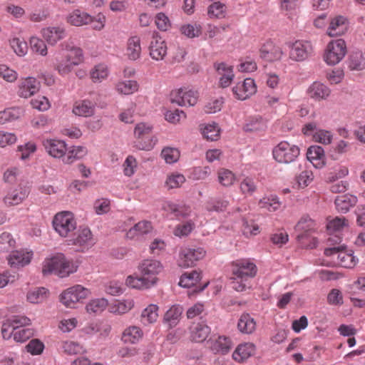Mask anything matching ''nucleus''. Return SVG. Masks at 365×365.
Here are the masks:
<instances>
[{
    "label": "nucleus",
    "instance_id": "obj_10",
    "mask_svg": "<svg viewBox=\"0 0 365 365\" xmlns=\"http://www.w3.org/2000/svg\"><path fill=\"white\" fill-rule=\"evenodd\" d=\"M346 53V42L344 40L339 38L328 43L324 58L327 64L336 65L344 58Z\"/></svg>",
    "mask_w": 365,
    "mask_h": 365
},
{
    "label": "nucleus",
    "instance_id": "obj_34",
    "mask_svg": "<svg viewBox=\"0 0 365 365\" xmlns=\"http://www.w3.org/2000/svg\"><path fill=\"white\" fill-rule=\"evenodd\" d=\"M141 53L140 40L138 36H132L128 41L126 55L128 58L135 61L140 58Z\"/></svg>",
    "mask_w": 365,
    "mask_h": 365
},
{
    "label": "nucleus",
    "instance_id": "obj_25",
    "mask_svg": "<svg viewBox=\"0 0 365 365\" xmlns=\"http://www.w3.org/2000/svg\"><path fill=\"white\" fill-rule=\"evenodd\" d=\"M358 202V199L356 196L345 194L337 196L335 199L334 203L336 208L339 212L346 213L351 207L355 206Z\"/></svg>",
    "mask_w": 365,
    "mask_h": 365
},
{
    "label": "nucleus",
    "instance_id": "obj_4",
    "mask_svg": "<svg viewBox=\"0 0 365 365\" xmlns=\"http://www.w3.org/2000/svg\"><path fill=\"white\" fill-rule=\"evenodd\" d=\"M60 47L67 53L56 56V68L61 75H65L70 73L73 66L83 62V51L80 48L70 46L68 43H61Z\"/></svg>",
    "mask_w": 365,
    "mask_h": 365
},
{
    "label": "nucleus",
    "instance_id": "obj_12",
    "mask_svg": "<svg viewBox=\"0 0 365 365\" xmlns=\"http://www.w3.org/2000/svg\"><path fill=\"white\" fill-rule=\"evenodd\" d=\"M68 242V245L76 247L78 251L84 252L94 245L95 239L88 227H80Z\"/></svg>",
    "mask_w": 365,
    "mask_h": 365
},
{
    "label": "nucleus",
    "instance_id": "obj_42",
    "mask_svg": "<svg viewBox=\"0 0 365 365\" xmlns=\"http://www.w3.org/2000/svg\"><path fill=\"white\" fill-rule=\"evenodd\" d=\"M212 349L222 354L227 353L232 347V341L229 337L219 336L212 342Z\"/></svg>",
    "mask_w": 365,
    "mask_h": 365
},
{
    "label": "nucleus",
    "instance_id": "obj_44",
    "mask_svg": "<svg viewBox=\"0 0 365 365\" xmlns=\"http://www.w3.org/2000/svg\"><path fill=\"white\" fill-rule=\"evenodd\" d=\"M317 229V223L316 222L311 219L309 217H304L301 218V220L298 222L295 227V230L301 232L300 235H299V237H303L304 234H306L307 232H309L310 231H313Z\"/></svg>",
    "mask_w": 365,
    "mask_h": 365
},
{
    "label": "nucleus",
    "instance_id": "obj_36",
    "mask_svg": "<svg viewBox=\"0 0 365 365\" xmlns=\"http://www.w3.org/2000/svg\"><path fill=\"white\" fill-rule=\"evenodd\" d=\"M348 66L351 71H361L365 68V53L357 51L349 56Z\"/></svg>",
    "mask_w": 365,
    "mask_h": 365
},
{
    "label": "nucleus",
    "instance_id": "obj_20",
    "mask_svg": "<svg viewBox=\"0 0 365 365\" xmlns=\"http://www.w3.org/2000/svg\"><path fill=\"white\" fill-rule=\"evenodd\" d=\"M167 44L158 33L153 34L152 41L149 46L150 56L156 61L164 58L167 54Z\"/></svg>",
    "mask_w": 365,
    "mask_h": 365
},
{
    "label": "nucleus",
    "instance_id": "obj_38",
    "mask_svg": "<svg viewBox=\"0 0 365 365\" xmlns=\"http://www.w3.org/2000/svg\"><path fill=\"white\" fill-rule=\"evenodd\" d=\"M91 21V16L80 10L73 11L68 17V21L76 26L88 24Z\"/></svg>",
    "mask_w": 365,
    "mask_h": 365
},
{
    "label": "nucleus",
    "instance_id": "obj_51",
    "mask_svg": "<svg viewBox=\"0 0 365 365\" xmlns=\"http://www.w3.org/2000/svg\"><path fill=\"white\" fill-rule=\"evenodd\" d=\"M94 104L88 100H82L76 101L73 107V114H83L93 113L94 111Z\"/></svg>",
    "mask_w": 365,
    "mask_h": 365
},
{
    "label": "nucleus",
    "instance_id": "obj_22",
    "mask_svg": "<svg viewBox=\"0 0 365 365\" xmlns=\"http://www.w3.org/2000/svg\"><path fill=\"white\" fill-rule=\"evenodd\" d=\"M256 352V346L251 342L239 344L232 353V359L237 363H243Z\"/></svg>",
    "mask_w": 365,
    "mask_h": 365
},
{
    "label": "nucleus",
    "instance_id": "obj_52",
    "mask_svg": "<svg viewBox=\"0 0 365 365\" xmlns=\"http://www.w3.org/2000/svg\"><path fill=\"white\" fill-rule=\"evenodd\" d=\"M240 190L242 195L246 196L252 195L257 190V185L254 179L246 177L242 179L240 184Z\"/></svg>",
    "mask_w": 365,
    "mask_h": 365
},
{
    "label": "nucleus",
    "instance_id": "obj_11",
    "mask_svg": "<svg viewBox=\"0 0 365 365\" xmlns=\"http://www.w3.org/2000/svg\"><path fill=\"white\" fill-rule=\"evenodd\" d=\"M289 58L297 62L307 60L314 53L313 46L309 41L297 40L289 43Z\"/></svg>",
    "mask_w": 365,
    "mask_h": 365
},
{
    "label": "nucleus",
    "instance_id": "obj_47",
    "mask_svg": "<svg viewBox=\"0 0 365 365\" xmlns=\"http://www.w3.org/2000/svg\"><path fill=\"white\" fill-rule=\"evenodd\" d=\"M160 155L166 163L173 164L180 159V152L176 148L165 147L162 150Z\"/></svg>",
    "mask_w": 365,
    "mask_h": 365
},
{
    "label": "nucleus",
    "instance_id": "obj_40",
    "mask_svg": "<svg viewBox=\"0 0 365 365\" xmlns=\"http://www.w3.org/2000/svg\"><path fill=\"white\" fill-rule=\"evenodd\" d=\"M259 206L269 212H274L281 207V202L277 196L274 195H266L259 201Z\"/></svg>",
    "mask_w": 365,
    "mask_h": 365
},
{
    "label": "nucleus",
    "instance_id": "obj_17",
    "mask_svg": "<svg viewBox=\"0 0 365 365\" xmlns=\"http://www.w3.org/2000/svg\"><path fill=\"white\" fill-rule=\"evenodd\" d=\"M232 91L236 98L243 101L257 92V86L254 79L247 78L242 83H238L233 88Z\"/></svg>",
    "mask_w": 365,
    "mask_h": 365
},
{
    "label": "nucleus",
    "instance_id": "obj_16",
    "mask_svg": "<svg viewBox=\"0 0 365 365\" xmlns=\"http://www.w3.org/2000/svg\"><path fill=\"white\" fill-rule=\"evenodd\" d=\"M260 57L266 61L273 62L281 59L283 51L272 41L268 40L259 49Z\"/></svg>",
    "mask_w": 365,
    "mask_h": 365
},
{
    "label": "nucleus",
    "instance_id": "obj_28",
    "mask_svg": "<svg viewBox=\"0 0 365 365\" xmlns=\"http://www.w3.org/2000/svg\"><path fill=\"white\" fill-rule=\"evenodd\" d=\"M42 35L48 43L54 45L65 37L66 32L61 27H48L42 30Z\"/></svg>",
    "mask_w": 365,
    "mask_h": 365
},
{
    "label": "nucleus",
    "instance_id": "obj_8",
    "mask_svg": "<svg viewBox=\"0 0 365 365\" xmlns=\"http://www.w3.org/2000/svg\"><path fill=\"white\" fill-rule=\"evenodd\" d=\"M324 255L331 257L336 265L345 268H353L358 262V259L353 255L351 251L344 250V246L326 248Z\"/></svg>",
    "mask_w": 365,
    "mask_h": 365
},
{
    "label": "nucleus",
    "instance_id": "obj_45",
    "mask_svg": "<svg viewBox=\"0 0 365 365\" xmlns=\"http://www.w3.org/2000/svg\"><path fill=\"white\" fill-rule=\"evenodd\" d=\"M228 200L222 198L210 199L205 204V209L208 212H224L229 206Z\"/></svg>",
    "mask_w": 365,
    "mask_h": 365
},
{
    "label": "nucleus",
    "instance_id": "obj_43",
    "mask_svg": "<svg viewBox=\"0 0 365 365\" xmlns=\"http://www.w3.org/2000/svg\"><path fill=\"white\" fill-rule=\"evenodd\" d=\"M219 183L223 187H230L236 180V175L231 170L226 168H220L217 171Z\"/></svg>",
    "mask_w": 365,
    "mask_h": 365
},
{
    "label": "nucleus",
    "instance_id": "obj_18",
    "mask_svg": "<svg viewBox=\"0 0 365 365\" xmlns=\"http://www.w3.org/2000/svg\"><path fill=\"white\" fill-rule=\"evenodd\" d=\"M42 144L48 154L53 158H60L66 155V143L63 140L46 138L43 140Z\"/></svg>",
    "mask_w": 365,
    "mask_h": 365
},
{
    "label": "nucleus",
    "instance_id": "obj_3",
    "mask_svg": "<svg viewBox=\"0 0 365 365\" xmlns=\"http://www.w3.org/2000/svg\"><path fill=\"white\" fill-rule=\"evenodd\" d=\"M78 266L72 259H67L62 253H57L45 259L43 263V275L54 274L66 277L77 271Z\"/></svg>",
    "mask_w": 365,
    "mask_h": 365
},
{
    "label": "nucleus",
    "instance_id": "obj_46",
    "mask_svg": "<svg viewBox=\"0 0 365 365\" xmlns=\"http://www.w3.org/2000/svg\"><path fill=\"white\" fill-rule=\"evenodd\" d=\"M185 182V178L182 174L177 172L172 173L167 175L165 181V186L167 189H175L181 187V185Z\"/></svg>",
    "mask_w": 365,
    "mask_h": 365
},
{
    "label": "nucleus",
    "instance_id": "obj_57",
    "mask_svg": "<svg viewBox=\"0 0 365 365\" xmlns=\"http://www.w3.org/2000/svg\"><path fill=\"white\" fill-rule=\"evenodd\" d=\"M91 78L93 82H101L102 80L107 78L108 75V68L104 64H98L96 65L91 71Z\"/></svg>",
    "mask_w": 365,
    "mask_h": 365
},
{
    "label": "nucleus",
    "instance_id": "obj_54",
    "mask_svg": "<svg viewBox=\"0 0 365 365\" xmlns=\"http://www.w3.org/2000/svg\"><path fill=\"white\" fill-rule=\"evenodd\" d=\"M180 31L182 33V34L185 35L188 38H192L198 37L201 35L202 27L200 25L197 24H187L181 26Z\"/></svg>",
    "mask_w": 365,
    "mask_h": 365
},
{
    "label": "nucleus",
    "instance_id": "obj_13",
    "mask_svg": "<svg viewBox=\"0 0 365 365\" xmlns=\"http://www.w3.org/2000/svg\"><path fill=\"white\" fill-rule=\"evenodd\" d=\"M205 256V251L202 247H185L180 252L178 264L184 268L192 267Z\"/></svg>",
    "mask_w": 365,
    "mask_h": 365
},
{
    "label": "nucleus",
    "instance_id": "obj_14",
    "mask_svg": "<svg viewBox=\"0 0 365 365\" xmlns=\"http://www.w3.org/2000/svg\"><path fill=\"white\" fill-rule=\"evenodd\" d=\"M29 192L27 187L19 185L16 187L8 190L2 202L6 207L18 206L28 197Z\"/></svg>",
    "mask_w": 365,
    "mask_h": 365
},
{
    "label": "nucleus",
    "instance_id": "obj_26",
    "mask_svg": "<svg viewBox=\"0 0 365 365\" xmlns=\"http://www.w3.org/2000/svg\"><path fill=\"white\" fill-rule=\"evenodd\" d=\"M210 333V329L204 323L193 324L190 328V338L195 342L204 341Z\"/></svg>",
    "mask_w": 365,
    "mask_h": 365
},
{
    "label": "nucleus",
    "instance_id": "obj_35",
    "mask_svg": "<svg viewBox=\"0 0 365 365\" xmlns=\"http://www.w3.org/2000/svg\"><path fill=\"white\" fill-rule=\"evenodd\" d=\"M200 131L203 137L207 140H217L220 134V129L215 123L201 124Z\"/></svg>",
    "mask_w": 365,
    "mask_h": 365
},
{
    "label": "nucleus",
    "instance_id": "obj_63",
    "mask_svg": "<svg viewBox=\"0 0 365 365\" xmlns=\"http://www.w3.org/2000/svg\"><path fill=\"white\" fill-rule=\"evenodd\" d=\"M168 212L175 214L176 217H185L190 214V209L187 207L179 205L173 202H169L165 207Z\"/></svg>",
    "mask_w": 365,
    "mask_h": 365
},
{
    "label": "nucleus",
    "instance_id": "obj_19",
    "mask_svg": "<svg viewBox=\"0 0 365 365\" xmlns=\"http://www.w3.org/2000/svg\"><path fill=\"white\" fill-rule=\"evenodd\" d=\"M349 27V21L346 17L336 16L331 19L327 33L329 36H341L348 31Z\"/></svg>",
    "mask_w": 365,
    "mask_h": 365
},
{
    "label": "nucleus",
    "instance_id": "obj_61",
    "mask_svg": "<svg viewBox=\"0 0 365 365\" xmlns=\"http://www.w3.org/2000/svg\"><path fill=\"white\" fill-rule=\"evenodd\" d=\"M195 223L191 221H186L182 224L178 225L174 230V235L178 237L187 236L194 230Z\"/></svg>",
    "mask_w": 365,
    "mask_h": 365
},
{
    "label": "nucleus",
    "instance_id": "obj_37",
    "mask_svg": "<svg viewBox=\"0 0 365 365\" xmlns=\"http://www.w3.org/2000/svg\"><path fill=\"white\" fill-rule=\"evenodd\" d=\"M158 310L159 307L158 305L154 304H149L141 313L142 322L145 324L156 322L159 317Z\"/></svg>",
    "mask_w": 365,
    "mask_h": 365
},
{
    "label": "nucleus",
    "instance_id": "obj_41",
    "mask_svg": "<svg viewBox=\"0 0 365 365\" xmlns=\"http://www.w3.org/2000/svg\"><path fill=\"white\" fill-rule=\"evenodd\" d=\"M200 279V272L193 270L184 273L180 277L179 284L183 287H192L196 286Z\"/></svg>",
    "mask_w": 365,
    "mask_h": 365
},
{
    "label": "nucleus",
    "instance_id": "obj_6",
    "mask_svg": "<svg viewBox=\"0 0 365 365\" xmlns=\"http://www.w3.org/2000/svg\"><path fill=\"white\" fill-rule=\"evenodd\" d=\"M299 148L288 141L282 140L272 150V156L275 161L281 164L294 162L299 155Z\"/></svg>",
    "mask_w": 365,
    "mask_h": 365
},
{
    "label": "nucleus",
    "instance_id": "obj_55",
    "mask_svg": "<svg viewBox=\"0 0 365 365\" xmlns=\"http://www.w3.org/2000/svg\"><path fill=\"white\" fill-rule=\"evenodd\" d=\"M46 297L47 290L44 287L36 288L27 294L28 301L33 304L42 302Z\"/></svg>",
    "mask_w": 365,
    "mask_h": 365
},
{
    "label": "nucleus",
    "instance_id": "obj_27",
    "mask_svg": "<svg viewBox=\"0 0 365 365\" xmlns=\"http://www.w3.org/2000/svg\"><path fill=\"white\" fill-rule=\"evenodd\" d=\"M143 336L142 329L137 326L127 327L123 332L121 339L125 344H136Z\"/></svg>",
    "mask_w": 365,
    "mask_h": 365
},
{
    "label": "nucleus",
    "instance_id": "obj_48",
    "mask_svg": "<svg viewBox=\"0 0 365 365\" xmlns=\"http://www.w3.org/2000/svg\"><path fill=\"white\" fill-rule=\"evenodd\" d=\"M139 86L136 81H124L118 82L116 85L117 91L125 95H130L138 90Z\"/></svg>",
    "mask_w": 365,
    "mask_h": 365
},
{
    "label": "nucleus",
    "instance_id": "obj_59",
    "mask_svg": "<svg viewBox=\"0 0 365 365\" xmlns=\"http://www.w3.org/2000/svg\"><path fill=\"white\" fill-rule=\"evenodd\" d=\"M226 6L221 2H215L208 7V15L210 18L221 19L225 16Z\"/></svg>",
    "mask_w": 365,
    "mask_h": 365
},
{
    "label": "nucleus",
    "instance_id": "obj_33",
    "mask_svg": "<svg viewBox=\"0 0 365 365\" xmlns=\"http://www.w3.org/2000/svg\"><path fill=\"white\" fill-rule=\"evenodd\" d=\"M88 154V149L85 146H72L71 147L63 162L66 164H71L77 160L83 158Z\"/></svg>",
    "mask_w": 365,
    "mask_h": 365
},
{
    "label": "nucleus",
    "instance_id": "obj_64",
    "mask_svg": "<svg viewBox=\"0 0 365 365\" xmlns=\"http://www.w3.org/2000/svg\"><path fill=\"white\" fill-rule=\"evenodd\" d=\"M134 306V301L132 299L117 301L113 307V312L122 314L130 311Z\"/></svg>",
    "mask_w": 365,
    "mask_h": 365
},
{
    "label": "nucleus",
    "instance_id": "obj_29",
    "mask_svg": "<svg viewBox=\"0 0 365 365\" xmlns=\"http://www.w3.org/2000/svg\"><path fill=\"white\" fill-rule=\"evenodd\" d=\"M153 230L152 224L150 221L142 220L136 223L132 228L127 232V237L133 239L136 237L143 236L150 232Z\"/></svg>",
    "mask_w": 365,
    "mask_h": 365
},
{
    "label": "nucleus",
    "instance_id": "obj_24",
    "mask_svg": "<svg viewBox=\"0 0 365 365\" xmlns=\"http://www.w3.org/2000/svg\"><path fill=\"white\" fill-rule=\"evenodd\" d=\"M215 68L222 76L220 78V86L222 88L229 86L234 77L232 67L227 66L225 63H215Z\"/></svg>",
    "mask_w": 365,
    "mask_h": 365
},
{
    "label": "nucleus",
    "instance_id": "obj_15",
    "mask_svg": "<svg viewBox=\"0 0 365 365\" xmlns=\"http://www.w3.org/2000/svg\"><path fill=\"white\" fill-rule=\"evenodd\" d=\"M40 89V83L34 77H27L19 81L17 94L21 98H28Z\"/></svg>",
    "mask_w": 365,
    "mask_h": 365
},
{
    "label": "nucleus",
    "instance_id": "obj_23",
    "mask_svg": "<svg viewBox=\"0 0 365 365\" xmlns=\"http://www.w3.org/2000/svg\"><path fill=\"white\" fill-rule=\"evenodd\" d=\"M331 91L324 83L314 81L307 89L308 96L317 101L326 99L330 95Z\"/></svg>",
    "mask_w": 365,
    "mask_h": 365
},
{
    "label": "nucleus",
    "instance_id": "obj_31",
    "mask_svg": "<svg viewBox=\"0 0 365 365\" xmlns=\"http://www.w3.org/2000/svg\"><path fill=\"white\" fill-rule=\"evenodd\" d=\"M256 322L248 313H243L237 323L239 331L243 334H252L256 329Z\"/></svg>",
    "mask_w": 365,
    "mask_h": 365
},
{
    "label": "nucleus",
    "instance_id": "obj_56",
    "mask_svg": "<svg viewBox=\"0 0 365 365\" xmlns=\"http://www.w3.org/2000/svg\"><path fill=\"white\" fill-rule=\"evenodd\" d=\"M15 246L16 240L11 233L4 232L0 235V252H8Z\"/></svg>",
    "mask_w": 365,
    "mask_h": 365
},
{
    "label": "nucleus",
    "instance_id": "obj_5",
    "mask_svg": "<svg viewBox=\"0 0 365 365\" xmlns=\"http://www.w3.org/2000/svg\"><path fill=\"white\" fill-rule=\"evenodd\" d=\"M54 230L62 237L71 235L76 229V221L72 212L63 211L55 215L53 221Z\"/></svg>",
    "mask_w": 365,
    "mask_h": 365
},
{
    "label": "nucleus",
    "instance_id": "obj_62",
    "mask_svg": "<svg viewBox=\"0 0 365 365\" xmlns=\"http://www.w3.org/2000/svg\"><path fill=\"white\" fill-rule=\"evenodd\" d=\"M123 173L125 176H133L138 168V163L135 158L133 155H128L123 164Z\"/></svg>",
    "mask_w": 365,
    "mask_h": 365
},
{
    "label": "nucleus",
    "instance_id": "obj_49",
    "mask_svg": "<svg viewBox=\"0 0 365 365\" xmlns=\"http://www.w3.org/2000/svg\"><path fill=\"white\" fill-rule=\"evenodd\" d=\"M313 178V173L311 170H303L296 177V183L293 185V187L296 189L304 188L311 183Z\"/></svg>",
    "mask_w": 365,
    "mask_h": 365
},
{
    "label": "nucleus",
    "instance_id": "obj_39",
    "mask_svg": "<svg viewBox=\"0 0 365 365\" xmlns=\"http://www.w3.org/2000/svg\"><path fill=\"white\" fill-rule=\"evenodd\" d=\"M182 308L180 306H172L165 314L164 320L170 327H175L180 319Z\"/></svg>",
    "mask_w": 365,
    "mask_h": 365
},
{
    "label": "nucleus",
    "instance_id": "obj_1",
    "mask_svg": "<svg viewBox=\"0 0 365 365\" xmlns=\"http://www.w3.org/2000/svg\"><path fill=\"white\" fill-rule=\"evenodd\" d=\"M138 268L141 276L129 275L125 280L128 287L137 289H147L155 285L157 275L163 269L160 262L153 259L143 260Z\"/></svg>",
    "mask_w": 365,
    "mask_h": 365
},
{
    "label": "nucleus",
    "instance_id": "obj_53",
    "mask_svg": "<svg viewBox=\"0 0 365 365\" xmlns=\"http://www.w3.org/2000/svg\"><path fill=\"white\" fill-rule=\"evenodd\" d=\"M155 144V140L151 134L135 138V146L142 150H150Z\"/></svg>",
    "mask_w": 365,
    "mask_h": 365
},
{
    "label": "nucleus",
    "instance_id": "obj_7",
    "mask_svg": "<svg viewBox=\"0 0 365 365\" xmlns=\"http://www.w3.org/2000/svg\"><path fill=\"white\" fill-rule=\"evenodd\" d=\"M170 101L181 107H191L197 104L199 99L197 91L189 87L175 88L170 93Z\"/></svg>",
    "mask_w": 365,
    "mask_h": 365
},
{
    "label": "nucleus",
    "instance_id": "obj_9",
    "mask_svg": "<svg viewBox=\"0 0 365 365\" xmlns=\"http://www.w3.org/2000/svg\"><path fill=\"white\" fill-rule=\"evenodd\" d=\"M91 294L88 289L76 284L64 290L60 295L61 302L68 308H75L78 302L88 298Z\"/></svg>",
    "mask_w": 365,
    "mask_h": 365
},
{
    "label": "nucleus",
    "instance_id": "obj_32",
    "mask_svg": "<svg viewBox=\"0 0 365 365\" xmlns=\"http://www.w3.org/2000/svg\"><path fill=\"white\" fill-rule=\"evenodd\" d=\"M266 126L265 120L261 115H247L243 129L247 132L257 131Z\"/></svg>",
    "mask_w": 365,
    "mask_h": 365
},
{
    "label": "nucleus",
    "instance_id": "obj_50",
    "mask_svg": "<svg viewBox=\"0 0 365 365\" xmlns=\"http://www.w3.org/2000/svg\"><path fill=\"white\" fill-rule=\"evenodd\" d=\"M108 301L104 298L93 299L87 304L86 309L90 314L101 313L107 307Z\"/></svg>",
    "mask_w": 365,
    "mask_h": 365
},
{
    "label": "nucleus",
    "instance_id": "obj_21",
    "mask_svg": "<svg viewBox=\"0 0 365 365\" xmlns=\"http://www.w3.org/2000/svg\"><path fill=\"white\" fill-rule=\"evenodd\" d=\"M33 258L32 252L16 250L11 252L7 257L8 263L11 267L19 269L28 265Z\"/></svg>",
    "mask_w": 365,
    "mask_h": 365
},
{
    "label": "nucleus",
    "instance_id": "obj_60",
    "mask_svg": "<svg viewBox=\"0 0 365 365\" xmlns=\"http://www.w3.org/2000/svg\"><path fill=\"white\" fill-rule=\"evenodd\" d=\"M348 225V220L344 217H336L328 222L327 228L329 232H334L341 230Z\"/></svg>",
    "mask_w": 365,
    "mask_h": 365
},
{
    "label": "nucleus",
    "instance_id": "obj_2",
    "mask_svg": "<svg viewBox=\"0 0 365 365\" xmlns=\"http://www.w3.org/2000/svg\"><path fill=\"white\" fill-rule=\"evenodd\" d=\"M232 287L237 292H244L251 287L250 281L257 273L255 262L248 258L239 259L231 263Z\"/></svg>",
    "mask_w": 365,
    "mask_h": 365
},
{
    "label": "nucleus",
    "instance_id": "obj_30",
    "mask_svg": "<svg viewBox=\"0 0 365 365\" xmlns=\"http://www.w3.org/2000/svg\"><path fill=\"white\" fill-rule=\"evenodd\" d=\"M307 159L317 168L324 165V149L317 145L310 146L307 153Z\"/></svg>",
    "mask_w": 365,
    "mask_h": 365
},
{
    "label": "nucleus",
    "instance_id": "obj_58",
    "mask_svg": "<svg viewBox=\"0 0 365 365\" xmlns=\"http://www.w3.org/2000/svg\"><path fill=\"white\" fill-rule=\"evenodd\" d=\"M61 349L67 354H78L85 351L83 347L77 342L65 341L61 344Z\"/></svg>",
    "mask_w": 365,
    "mask_h": 365
}]
</instances>
